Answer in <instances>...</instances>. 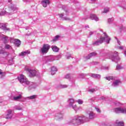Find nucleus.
Listing matches in <instances>:
<instances>
[{
	"mask_svg": "<svg viewBox=\"0 0 126 126\" xmlns=\"http://www.w3.org/2000/svg\"><path fill=\"white\" fill-rule=\"evenodd\" d=\"M105 37H100L99 38V40L94 42L93 43V45H96V46H99L100 44H102L103 42L105 41V39H107V41H106V43H107V44H109V43H110V40H111V39L109 37V36H108V35H107V34H105Z\"/></svg>",
	"mask_w": 126,
	"mask_h": 126,
	"instance_id": "1",
	"label": "nucleus"
},
{
	"mask_svg": "<svg viewBox=\"0 0 126 126\" xmlns=\"http://www.w3.org/2000/svg\"><path fill=\"white\" fill-rule=\"evenodd\" d=\"M18 79L20 83H25V84L27 85L30 84V82L28 81V79L23 74H21L20 76L18 77Z\"/></svg>",
	"mask_w": 126,
	"mask_h": 126,
	"instance_id": "2",
	"label": "nucleus"
},
{
	"mask_svg": "<svg viewBox=\"0 0 126 126\" xmlns=\"http://www.w3.org/2000/svg\"><path fill=\"white\" fill-rule=\"evenodd\" d=\"M50 46L49 44H43V47L41 49V52L42 54H47L50 50Z\"/></svg>",
	"mask_w": 126,
	"mask_h": 126,
	"instance_id": "3",
	"label": "nucleus"
},
{
	"mask_svg": "<svg viewBox=\"0 0 126 126\" xmlns=\"http://www.w3.org/2000/svg\"><path fill=\"white\" fill-rule=\"evenodd\" d=\"M114 111L116 114H119V113H121L122 114H126V109H124L122 107L115 108Z\"/></svg>",
	"mask_w": 126,
	"mask_h": 126,
	"instance_id": "4",
	"label": "nucleus"
},
{
	"mask_svg": "<svg viewBox=\"0 0 126 126\" xmlns=\"http://www.w3.org/2000/svg\"><path fill=\"white\" fill-rule=\"evenodd\" d=\"M27 70L30 73V76H36V75H38V72L36 71L35 70H31L28 68Z\"/></svg>",
	"mask_w": 126,
	"mask_h": 126,
	"instance_id": "5",
	"label": "nucleus"
},
{
	"mask_svg": "<svg viewBox=\"0 0 126 126\" xmlns=\"http://www.w3.org/2000/svg\"><path fill=\"white\" fill-rule=\"evenodd\" d=\"M7 114L5 116V119L8 120L9 119H11L12 118V115H11V113H12V111L11 110H9L7 111Z\"/></svg>",
	"mask_w": 126,
	"mask_h": 126,
	"instance_id": "6",
	"label": "nucleus"
},
{
	"mask_svg": "<svg viewBox=\"0 0 126 126\" xmlns=\"http://www.w3.org/2000/svg\"><path fill=\"white\" fill-rule=\"evenodd\" d=\"M90 18L92 20H95V21H98L99 20V18L94 14H91Z\"/></svg>",
	"mask_w": 126,
	"mask_h": 126,
	"instance_id": "7",
	"label": "nucleus"
},
{
	"mask_svg": "<svg viewBox=\"0 0 126 126\" xmlns=\"http://www.w3.org/2000/svg\"><path fill=\"white\" fill-rule=\"evenodd\" d=\"M50 1L49 0H44L42 1V4L44 7H47V5L49 4Z\"/></svg>",
	"mask_w": 126,
	"mask_h": 126,
	"instance_id": "8",
	"label": "nucleus"
},
{
	"mask_svg": "<svg viewBox=\"0 0 126 126\" xmlns=\"http://www.w3.org/2000/svg\"><path fill=\"white\" fill-rule=\"evenodd\" d=\"M51 71L52 75H54V74H56V72L58 71V69H57V67L53 66L51 68Z\"/></svg>",
	"mask_w": 126,
	"mask_h": 126,
	"instance_id": "9",
	"label": "nucleus"
},
{
	"mask_svg": "<svg viewBox=\"0 0 126 126\" xmlns=\"http://www.w3.org/2000/svg\"><path fill=\"white\" fill-rule=\"evenodd\" d=\"M15 45L17 46V47H19L20 45H21V41L18 39H15Z\"/></svg>",
	"mask_w": 126,
	"mask_h": 126,
	"instance_id": "10",
	"label": "nucleus"
},
{
	"mask_svg": "<svg viewBox=\"0 0 126 126\" xmlns=\"http://www.w3.org/2000/svg\"><path fill=\"white\" fill-rule=\"evenodd\" d=\"M27 54H30V51L28 50L27 51L22 52L19 54V56L23 57L24 56H25L26 55H27Z\"/></svg>",
	"mask_w": 126,
	"mask_h": 126,
	"instance_id": "11",
	"label": "nucleus"
},
{
	"mask_svg": "<svg viewBox=\"0 0 126 126\" xmlns=\"http://www.w3.org/2000/svg\"><path fill=\"white\" fill-rule=\"evenodd\" d=\"M22 98V95L19 94L17 96H15L13 97L14 101H18V100H20Z\"/></svg>",
	"mask_w": 126,
	"mask_h": 126,
	"instance_id": "12",
	"label": "nucleus"
},
{
	"mask_svg": "<svg viewBox=\"0 0 126 126\" xmlns=\"http://www.w3.org/2000/svg\"><path fill=\"white\" fill-rule=\"evenodd\" d=\"M52 49L53 52H55V53L59 52V48L57 46H52Z\"/></svg>",
	"mask_w": 126,
	"mask_h": 126,
	"instance_id": "13",
	"label": "nucleus"
},
{
	"mask_svg": "<svg viewBox=\"0 0 126 126\" xmlns=\"http://www.w3.org/2000/svg\"><path fill=\"white\" fill-rule=\"evenodd\" d=\"M76 123H80V124H83V122H82V118L81 117H79L77 120H76Z\"/></svg>",
	"mask_w": 126,
	"mask_h": 126,
	"instance_id": "14",
	"label": "nucleus"
},
{
	"mask_svg": "<svg viewBox=\"0 0 126 126\" xmlns=\"http://www.w3.org/2000/svg\"><path fill=\"white\" fill-rule=\"evenodd\" d=\"M96 55H97V53H95V52H93V53H91L89 55V58H88V59H90V57H93L94 56H96Z\"/></svg>",
	"mask_w": 126,
	"mask_h": 126,
	"instance_id": "15",
	"label": "nucleus"
},
{
	"mask_svg": "<svg viewBox=\"0 0 126 126\" xmlns=\"http://www.w3.org/2000/svg\"><path fill=\"white\" fill-rule=\"evenodd\" d=\"M36 97H37V95H32L31 96H29L28 97V98L30 99V100H32L33 99H35L36 98Z\"/></svg>",
	"mask_w": 126,
	"mask_h": 126,
	"instance_id": "16",
	"label": "nucleus"
},
{
	"mask_svg": "<svg viewBox=\"0 0 126 126\" xmlns=\"http://www.w3.org/2000/svg\"><path fill=\"white\" fill-rule=\"evenodd\" d=\"M69 105H70V106H72V105L74 103V99L71 98L69 99Z\"/></svg>",
	"mask_w": 126,
	"mask_h": 126,
	"instance_id": "17",
	"label": "nucleus"
},
{
	"mask_svg": "<svg viewBox=\"0 0 126 126\" xmlns=\"http://www.w3.org/2000/svg\"><path fill=\"white\" fill-rule=\"evenodd\" d=\"M116 124H117L118 126H124V122H117Z\"/></svg>",
	"mask_w": 126,
	"mask_h": 126,
	"instance_id": "18",
	"label": "nucleus"
},
{
	"mask_svg": "<svg viewBox=\"0 0 126 126\" xmlns=\"http://www.w3.org/2000/svg\"><path fill=\"white\" fill-rule=\"evenodd\" d=\"M11 48H12V47H11V46H10V45H8V44H6V45H5V49H6L7 50H8V49H11Z\"/></svg>",
	"mask_w": 126,
	"mask_h": 126,
	"instance_id": "19",
	"label": "nucleus"
},
{
	"mask_svg": "<svg viewBox=\"0 0 126 126\" xmlns=\"http://www.w3.org/2000/svg\"><path fill=\"white\" fill-rule=\"evenodd\" d=\"M105 78L107 80H108L109 81H110V80L114 79V77L113 76L106 77Z\"/></svg>",
	"mask_w": 126,
	"mask_h": 126,
	"instance_id": "20",
	"label": "nucleus"
},
{
	"mask_svg": "<svg viewBox=\"0 0 126 126\" xmlns=\"http://www.w3.org/2000/svg\"><path fill=\"white\" fill-rule=\"evenodd\" d=\"M59 38H60V35H56L54 38V39H53L52 41L53 42H56V41H58V39H59Z\"/></svg>",
	"mask_w": 126,
	"mask_h": 126,
	"instance_id": "21",
	"label": "nucleus"
},
{
	"mask_svg": "<svg viewBox=\"0 0 126 126\" xmlns=\"http://www.w3.org/2000/svg\"><path fill=\"white\" fill-rule=\"evenodd\" d=\"M120 81L116 80L115 81V82L113 83V84H114L115 86H117V85H119V83H120Z\"/></svg>",
	"mask_w": 126,
	"mask_h": 126,
	"instance_id": "22",
	"label": "nucleus"
},
{
	"mask_svg": "<svg viewBox=\"0 0 126 126\" xmlns=\"http://www.w3.org/2000/svg\"><path fill=\"white\" fill-rule=\"evenodd\" d=\"M89 118H90V119H94V113H90Z\"/></svg>",
	"mask_w": 126,
	"mask_h": 126,
	"instance_id": "23",
	"label": "nucleus"
},
{
	"mask_svg": "<svg viewBox=\"0 0 126 126\" xmlns=\"http://www.w3.org/2000/svg\"><path fill=\"white\" fill-rule=\"evenodd\" d=\"M77 102L78 103V104H79L80 105H82V104H83V101H82L81 99H78L77 101Z\"/></svg>",
	"mask_w": 126,
	"mask_h": 126,
	"instance_id": "24",
	"label": "nucleus"
},
{
	"mask_svg": "<svg viewBox=\"0 0 126 126\" xmlns=\"http://www.w3.org/2000/svg\"><path fill=\"white\" fill-rule=\"evenodd\" d=\"M5 27V25L2 23H0V28H4Z\"/></svg>",
	"mask_w": 126,
	"mask_h": 126,
	"instance_id": "25",
	"label": "nucleus"
},
{
	"mask_svg": "<svg viewBox=\"0 0 126 126\" xmlns=\"http://www.w3.org/2000/svg\"><path fill=\"white\" fill-rule=\"evenodd\" d=\"M3 40L4 41V43H7V37H3Z\"/></svg>",
	"mask_w": 126,
	"mask_h": 126,
	"instance_id": "26",
	"label": "nucleus"
},
{
	"mask_svg": "<svg viewBox=\"0 0 126 126\" xmlns=\"http://www.w3.org/2000/svg\"><path fill=\"white\" fill-rule=\"evenodd\" d=\"M89 92H91V93H93V92H95L96 91L94 89H92L89 90Z\"/></svg>",
	"mask_w": 126,
	"mask_h": 126,
	"instance_id": "27",
	"label": "nucleus"
},
{
	"mask_svg": "<svg viewBox=\"0 0 126 126\" xmlns=\"http://www.w3.org/2000/svg\"><path fill=\"white\" fill-rule=\"evenodd\" d=\"M96 110L97 111V113H101V110L99 108H95Z\"/></svg>",
	"mask_w": 126,
	"mask_h": 126,
	"instance_id": "28",
	"label": "nucleus"
},
{
	"mask_svg": "<svg viewBox=\"0 0 126 126\" xmlns=\"http://www.w3.org/2000/svg\"><path fill=\"white\" fill-rule=\"evenodd\" d=\"M66 87H67V86L66 85H64L61 86V88H66Z\"/></svg>",
	"mask_w": 126,
	"mask_h": 126,
	"instance_id": "29",
	"label": "nucleus"
},
{
	"mask_svg": "<svg viewBox=\"0 0 126 126\" xmlns=\"http://www.w3.org/2000/svg\"><path fill=\"white\" fill-rule=\"evenodd\" d=\"M3 74V72H2V70L0 69V75Z\"/></svg>",
	"mask_w": 126,
	"mask_h": 126,
	"instance_id": "30",
	"label": "nucleus"
},
{
	"mask_svg": "<svg viewBox=\"0 0 126 126\" xmlns=\"http://www.w3.org/2000/svg\"><path fill=\"white\" fill-rule=\"evenodd\" d=\"M109 12V10L108 9H104V13H107V12Z\"/></svg>",
	"mask_w": 126,
	"mask_h": 126,
	"instance_id": "31",
	"label": "nucleus"
},
{
	"mask_svg": "<svg viewBox=\"0 0 126 126\" xmlns=\"http://www.w3.org/2000/svg\"><path fill=\"white\" fill-rule=\"evenodd\" d=\"M1 15H4V13H3L2 12H0V16H1Z\"/></svg>",
	"mask_w": 126,
	"mask_h": 126,
	"instance_id": "32",
	"label": "nucleus"
},
{
	"mask_svg": "<svg viewBox=\"0 0 126 126\" xmlns=\"http://www.w3.org/2000/svg\"><path fill=\"white\" fill-rule=\"evenodd\" d=\"M65 78H69V75H67L65 77Z\"/></svg>",
	"mask_w": 126,
	"mask_h": 126,
	"instance_id": "33",
	"label": "nucleus"
},
{
	"mask_svg": "<svg viewBox=\"0 0 126 126\" xmlns=\"http://www.w3.org/2000/svg\"><path fill=\"white\" fill-rule=\"evenodd\" d=\"M12 1V0H8V2H11Z\"/></svg>",
	"mask_w": 126,
	"mask_h": 126,
	"instance_id": "34",
	"label": "nucleus"
},
{
	"mask_svg": "<svg viewBox=\"0 0 126 126\" xmlns=\"http://www.w3.org/2000/svg\"><path fill=\"white\" fill-rule=\"evenodd\" d=\"M16 110H21V108H16Z\"/></svg>",
	"mask_w": 126,
	"mask_h": 126,
	"instance_id": "35",
	"label": "nucleus"
},
{
	"mask_svg": "<svg viewBox=\"0 0 126 126\" xmlns=\"http://www.w3.org/2000/svg\"><path fill=\"white\" fill-rule=\"evenodd\" d=\"M117 68H121V67H120V66H117Z\"/></svg>",
	"mask_w": 126,
	"mask_h": 126,
	"instance_id": "36",
	"label": "nucleus"
},
{
	"mask_svg": "<svg viewBox=\"0 0 126 126\" xmlns=\"http://www.w3.org/2000/svg\"><path fill=\"white\" fill-rule=\"evenodd\" d=\"M65 20H69V18H67L66 19H65Z\"/></svg>",
	"mask_w": 126,
	"mask_h": 126,
	"instance_id": "37",
	"label": "nucleus"
},
{
	"mask_svg": "<svg viewBox=\"0 0 126 126\" xmlns=\"http://www.w3.org/2000/svg\"><path fill=\"white\" fill-rule=\"evenodd\" d=\"M92 1H96V0H91Z\"/></svg>",
	"mask_w": 126,
	"mask_h": 126,
	"instance_id": "38",
	"label": "nucleus"
},
{
	"mask_svg": "<svg viewBox=\"0 0 126 126\" xmlns=\"http://www.w3.org/2000/svg\"><path fill=\"white\" fill-rule=\"evenodd\" d=\"M124 54H125V56H126V51L124 52Z\"/></svg>",
	"mask_w": 126,
	"mask_h": 126,
	"instance_id": "39",
	"label": "nucleus"
},
{
	"mask_svg": "<svg viewBox=\"0 0 126 126\" xmlns=\"http://www.w3.org/2000/svg\"><path fill=\"white\" fill-rule=\"evenodd\" d=\"M109 21H111V19H108V22H109Z\"/></svg>",
	"mask_w": 126,
	"mask_h": 126,
	"instance_id": "40",
	"label": "nucleus"
},
{
	"mask_svg": "<svg viewBox=\"0 0 126 126\" xmlns=\"http://www.w3.org/2000/svg\"><path fill=\"white\" fill-rule=\"evenodd\" d=\"M0 54H3V52H0Z\"/></svg>",
	"mask_w": 126,
	"mask_h": 126,
	"instance_id": "41",
	"label": "nucleus"
},
{
	"mask_svg": "<svg viewBox=\"0 0 126 126\" xmlns=\"http://www.w3.org/2000/svg\"><path fill=\"white\" fill-rule=\"evenodd\" d=\"M120 49H123V47H120Z\"/></svg>",
	"mask_w": 126,
	"mask_h": 126,
	"instance_id": "42",
	"label": "nucleus"
},
{
	"mask_svg": "<svg viewBox=\"0 0 126 126\" xmlns=\"http://www.w3.org/2000/svg\"><path fill=\"white\" fill-rule=\"evenodd\" d=\"M7 30H9V29H7Z\"/></svg>",
	"mask_w": 126,
	"mask_h": 126,
	"instance_id": "43",
	"label": "nucleus"
},
{
	"mask_svg": "<svg viewBox=\"0 0 126 126\" xmlns=\"http://www.w3.org/2000/svg\"><path fill=\"white\" fill-rule=\"evenodd\" d=\"M93 76V77H94V75H93V76Z\"/></svg>",
	"mask_w": 126,
	"mask_h": 126,
	"instance_id": "44",
	"label": "nucleus"
},
{
	"mask_svg": "<svg viewBox=\"0 0 126 126\" xmlns=\"http://www.w3.org/2000/svg\"><path fill=\"white\" fill-rule=\"evenodd\" d=\"M9 12H10V11H9Z\"/></svg>",
	"mask_w": 126,
	"mask_h": 126,
	"instance_id": "45",
	"label": "nucleus"
}]
</instances>
